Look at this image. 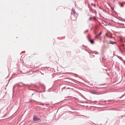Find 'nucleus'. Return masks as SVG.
Listing matches in <instances>:
<instances>
[{
    "label": "nucleus",
    "instance_id": "nucleus-1",
    "mask_svg": "<svg viewBox=\"0 0 125 125\" xmlns=\"http://www.w3.org/2000/svg\"><path fill=\"white\" fill-rule=\"evenodd\" d=\"M71 14L72 15H73L76 17L74 21H75L77 19V18L78 16V14L76 13L75 10H72Z\"/></svg>",
    "mask_w": 125,
    "mask_h": 125
},
{
    "label": "nucleus",
    "instance_id": "nucleus-2",
    "mask_svg": "<svg viewBox=\"0 0 125 125\" xmlns=\"http://www.w3.org/2000/svg\"><path fill=\"white\" fill-rule=\"evenodd\" d=\"M91 93L93 94H101V93L100 92L96 91L94 90H92Z\"/></svg>",
    "mask_w": 125,
    "mask_h": 125
},
{
    "label": "nucleus",
    "instance_id": "nucleus-3",
    "mask_svg": "<svg viewBox=\"0 0 125 125\" xmlns=\"http://www.w3.org/2000/svg\"><path fill=\"white\" fill-rule=\"evenodd\" d=\"M33 119L34 121H39L41 120L35 116H34L33 117Z\"/></svg>",
    "mask_w": 125,
    "mask_h": 125
},
{
    "label": "nucleus",
    "instance_id": "nucleus-4",
    "mask_svg": "<svg viewBox=\"0 0 125 125\" xmlns=\"http://www.w3.org/2000/svg\"><path fill=\"white\" fill-rule=\"evenodd\" d=\"M102 32H101L99 33L96 36V37L97 38L98 37L100 36L102 34Z\"/></svg>",
    "mask_w": 125,
    "mask_h": 125
},
{
    "label": "nucleus",
    "instance_id": "nucleus-5",
    "mask_svg": "<svg viewBox=\"0 0 125 125\" xmlns=\"http://www.w3.org/2000/svg\"><path fill=\"white\" fill-rule=\"evenodd\" d=\"M109 43L112 44H114L115 43H116V42L112 41H110V42Z\"/></svg>",
    "mask_w": 125,
    "mask_h": 125
},
{
    "label": "nucleus",
    "instance_id": "nucleus-6",
    "mask_svg": "<svg viewBox=\"0 0 125 125\" xmlns=\"http://www.w3.org/2000/svg\"><path fill=\"white\" fill-rule=\"evenodd\" d=\"M90 42L91 44H93L94 43V41L93 40H92L90 41Z\"/></svg>",
    "mask_w": 125,
    "mask_h": 125
},
{
    "label": "nucleus",
    "instance_id": "nucleus-7",
    "mask_svg": "<svg viewBox=\"0 0 125 125\" xmlns=\"http://www.w3.org/2000/svg\"><path fill=\"white\" fill-rule=\"evenodd\" d=\"M121 7H123V4H122L121 3Z\"/></svg>",
    "mask_w": 125,
    "mask_h": 125
}]
</instances>
